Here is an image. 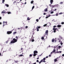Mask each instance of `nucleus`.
Listing matches in <instances>:
<instances>
[{
    "label": "nucleus",
    "mask_w": 64,
    "mask_h": 64,
    "mask_svg": "<svg viewBox=\"0 0 64 64\" xmlns=\"http://www.w3.org/2000/svg\"><path fill=\"white\" fill-rule=\"evenodd\" d=\"M17 40L15 38H14L12 39V40L10 42V43H15L16 42H17Z\"/></svg>",
    "instance_id": "nucleus-1"
},
{
    "label": "nucleus",
    "mask_w": 64,
    "mask_h": 64,
    "mask_svg": "<svg viewBox=\"0 0 64 64\" xmlns=\"http://www.w3.org/2000/svg\"><path fill=\"white\" fill-rule=\"evenodd\" d=\"M46 59L45 58H44L42 60H41V61L42 62H44V63H45L46 62V61H45Z\"/></svg>",
    "instance_id": "nucleus-2"
},
{
    "label": "nucleus",
    "mask_w": 64,
    "mask_h": 64,
    "mask_svg": "<svg viewBox=\"0 0 64 64\" xmlns=\"http://www.w3.org/2000/svg\"><path fill=\"white\" fill-rule=\"evenodd\" d=\"M12 33V32L11 31H8L7 32V34H11Z\"/></svg>",
    "instance_id": "nucleus-3"
},
{
    "label": "nucleus",
    "mask_w": 64,
    "mask_h": 64,
    "mask_svg": "<svg viewBox=\"0 0 64 64\" xmlns=\"http://www.w3.org/2000/svg\"><path fill=\"white\" fill-rule=\"evenodd\" d=\"M55 51H56V50L55 49H54L52 51V52H51V53H50L51 54H51H52V53H55Z\"/></svg>",
    "instance_id": "nucleus-4"
},
{
    "label": "nucleus",
    "mask_w": 64,
    "mask_h": 64,
    "mask_svg": "<svg viewBox=\"0 0 64 64\" xmlns=\"http://www.w3.org/2000/svg\"><path fill=\"white\" fill-rule=\"evenodd\" d=\"M57 29V28H53V30H54V33H55V32H56V30Z\"/></svg>",
    "instance_id": "nucleus-5"
},
{
    "label": "nucleus",
    "mask_w": 64,
    "mask_h": 64,
    "mask_svg": "<svg viewBox=\"0 0 64 64\" xmlns=\"http://www.w3.org/2000/svg\"><path fill=\"white\" fill-rule=\"evenodd\" d=\"M58 58H56L54 59V62H56L57 61H58Z\"/></svg>",
    "instance_id": "nucleus-6"
},
{
    "label": "nucleus",
    "mask_w": 64,
    "mask_h": 64,
    "mask_svg": "<svg viewBox=\"0 0 64 64\" xmlns=\"http://www.w3.org/2000/svg\"><path fill=\"white\" fill-rule=\"evenodd\" d=\"M59 38H59H58V40H60V39H62V37H61V36H59Z\"/></svg>",
    "instance_id": "nucleus-7"
},
{
    "label": "nucleus",
    "mask_w": 64,
    "mask_h": 64,
    "mask_svg": "<svg viewBox=\"0 0 64 64\" xmlns=\"http://www.w3.org/2000/svg\"><path fill=\"white\" fill-rule=\"evenodd\" d=\"M61 26H62L60 24H58L57 26V27L58 28H60V27H61Z\"/></svg>",
    "instance_id": "nucleus-8"
},
{
    "label": "nucleus",
    "mask_w": 64,
    "mask_h": 64,
    "mask_svg": "<svg viewBox=\"0 0 64 64\" xmlns=\"http://www.w3.org/2000/svg\"><path fill=\"white\" fill-rule=\"evenodd\" d=\"M45 35H48V30H46V32H45Z\"/></svg>",
    "instance_id": "nucleus-9"
},
{
    "label": "nucleus",
    "mask_w": 64,
    "mask_h": 64,
    "mask_svg": "<svg viewBox=\"0 0 64 64\" xmlns=\"http://www.w3.org/2000/svg\"><path fill=\"white\" fill-rule=\"evenodd\" d=\"M30 41H32V42H34V39H32V38H31V39H30Z\"/></svg>",
    "instance_id": "nucleus-10"
},
{
    "label": "nucleus",
    "mask_w": 64,
    "mask_h": 64,
    "mask_svg": "<svg viewBox=\"0 0 64 64\" xmlns=\"http://www.w3.org/2000/svg\"><path fill=\"white\" fill-rule=\"evenodd\" d=\"M50 3L52 4L53 3V0H50Z\"/></svg>",
    "instance_id": "nucleus-11"
},
{
    "label": "nucleus",
    "mask_w": 64,
    "mask_h": 64,
    "mask_svg": "<svg viewBox=\"0 0 64 64\" xmlns=\"http://www.w3.org/2000/svg\"><path fill=\"white\" fill-rule=\"evenodd\" d=\"M47 24H45L43 25V26L44 27H46H46H49V26H47Z\"/></svg>",
    "instance_id": "nucleus-12"
},
{
    "label": "nucleus",
    "mask_w": 64,
    "mask_h": 64,
    "mask_svg": "<svg viewBox=\"0 0 64 64\" xmlns=\"http://www.w3.org/2000/svg\"><path fill=\"white\" fill-rule=\"evenodd\" d=\"M38 53V51L37 50H34V53Z\"/></svg>",
    "instance_id": "nucleus-13"
},
{
    "label": "nucleus",
    "mask_w": 64,
    "mask_h": 64,
    "mask_svg": "<svg viewBox=\"0 0 64 64\" xmlns=\"http://www.w3.org/2000/svg\"><path fill=\"white\" fill-rule=\"evenodd\" d=\"M37 55V54H35V53H34V55H33V56L34 57H35V56H36V55Z\"/></svg>",
    "instance_id": "nucleus-14"
},
{
    "label": "nucleus",
    "mask_w": 64,
    "mask_h": 64,
    "mask_svg": "<svg viewBox=\"0 0 64 64\" xmlns=\"http://www.w3.org/2000/svg\"><path fill=\"white\" fill-rule=\"evenodd\" d=\"M55 7H58V4L54 5Z\"/></svg>",
    "instance_id": "nucleus-15"
},
{
    "label": "nucleus",
    "mask_w": 64,
    "mask_h": 64,
    "mask_svg": "<svg viewBox=\"0 0 64 64\" xmlns=\"http://www.w3.org/2000/svg\"><path fill=\"white\" fill-rule=\"evenodd\" d=\"M5 11L4 10L2 12V13H5Z\"/></svg>",
    "instance_id": "nucleus-16"
},
{
    "label": "nucleus",
    "mask_w": 64,
    "mask_h": 64,
    "mask_svg": "<svg viewBox=\"0 0 64 64\" xmlns=\"http://www.w3.org/2000/svg\"><path fill=\"white\" fill-rule=\"evenodd\" d=\"M51 7H52V8H54L55 7V5H51Z\"/></svg>",
    "instance_id": "nucleus-17"
},
{
    "label": "nucleus",
    "mask_w": 64,
    "mask_h": 64,
    "mask_svg": "<svg viewBox=\"0 0 64 64\" xmlns=\"http://www.w3.org/2000/svg\"><path fill=\"white\" fill-rule=\"evenodd\" d=\"M36 29H37V31H39V28H38L37 27L36 28Z\"/></svg>",
    "instance_id": "nucleus-18"
},
{
    "label": "nucleus",
    "mask_w": 64,
    "mask_h": 64,
    "mask_svg": "<svg viewBox=\"0 0 64 64\" xmlns=\"http://www.w3.org/2000/svg\"><path fill=\"white\" fill-rule=\"evenodd\" d=\"M52 42H54V39L53 38L52 40Z\"/></svg>",
    "instance_id": "nucleus-19"
},
{
    "label": "nucleus",
    "mask_w": 64,
    "mask_h": 64,
    "mask_svg": "<svg viewBox=\"0 0 64 64\" xmlns=\"http://www.w3.org/2000/svg\"><path fill=\"white\" fill-rule=\"evenodd\" d=\"M5 5L6 7H9V5L8 4H5Z\"/></svg>",
    "instance_id": "nucleus-20"
},
{
    "label": "nucleus",
    "mask_w": 64,
    "mask_h": 64,
    "mask_svg": "<svg viewBox=\"0 0 64 64\" xmlns=\"http://www.w3.org/2000/svg\"><path fill=\"white\" fill-rule=\"evenodd\" d=\"M8 14H11V12H8Z\"/></svg>",
    "instance_id": "nucleus-21"
},
{
    "label": "nucleus",
    "mask_w": 64,
    "mask_h": 64,
    "mask_svg": "<svg viewBox=\"0 0 64 64\" xmlns=\"http://www.w3.org/2000/svg\"><path fill=\"white\" fill-rule=\"evenodd\" d=\"M33 2H34V1H33V0H32L31 2V4H33Z\"/></svg>",
    "instance_id": "nucleus-22"
},
{
    "label": "nucleus",
    "mask_w": 64,
    "mask_h": 64,
    "mask_svg": "<svg viewBox=\"0 0 64 64\" xmlns=\"http://www.w3.org/2000/svg\"><path fill=\"white\" fill-rule=\"evenodd\" d=\"M33 37V35H32V38H31V39H32V38H33V39H34V37Z\"/></svg>",
    "instance_id": "nucleus-23"
},
{
    "label": "nucleus",
    "mask_w": 64,
    "mask_h": 64,
    "mask_svg": "<svg viewBox=\"0 0 64 64\" xmlns=\"http://www.w3.org/2000/svg\"><path fill=\"white\" fill-rule=\"evenodd\" d=\"M36 21L37 22H39V20H38V19H36Z\"/></svg>",
    "instance_id": "nucleus-24"
},
{
    "label": "nucleus",
    "mask_w": 64,
    "mask_h": 64,
    "mask_svg": "<svg viewBox=\"0 0 64 64\" xmlns=\"http://www.w3.org/2000/svg\"><path fill=\"white\" fill-rule=\"evenodd\" d=\"M5 2V0H2V3H4V2Z\"/></svg>",
    "instance_id": "nucleus-25"
},
{
    "label": "nucleus",
    "mask_w": 64,
    "mask_h": 64,
    "mask_svg": "<svg viewBox=\"0 0 64 64\" xmlns=\"http://www.w3.org/2000/svg\"><path fill=\"white\" fill-rule=\"evenodd\" d=\"M37 28H38V29H40V28H41V27L40 26H38Z\"/></svg>",
    "instance_id": "nucleus-26"
},
{
    "label": "nucleus",
    "mask_w": 64,
    "mask_h": 64,
    "mask_svg": "<svg viewBox=\"0 0 64 64\" xmlns=\"http://www.w3.org/2000/svg\"><path fill=\"white\" fill-rule=\"evenodd\" d=\"M44 11H47V8H46L45 9Z\"/></svg>",
    "instance_id": "nucleus-27"
},
{
    "label": "nucleus",
    "mask_w": 64,
    "mask_h": 64,
    "mask_svg": "<svg viewBox=\"0 0 64 64\" xmlns=\"http://www.w3.org/2000/svg\"><path fill=\"white\" fill-rule=\"evenodd\" d=\"M41 38H42V40H43L44 39V38L43 37H42Z\"/></svg>",
    "instance_id": "nucleus-28"
},
{
    "label": "nucleus",
    "mask_w": 64,
    "mask_h": 64,
    "mask_svg": "<svg viewBox=\"0 0 64 64\" xmlns=\"http://www.w3.org/2000/svg\"><path fill=\"white\" fill-rule=\"evenodd\" d=\"M34 6H32V10H33L34 8Z\"/></svg>",
    "instance_id": "nucleus-29"
},
{
    "label": "nucleus",
    "mask_w": 64,
    "mask_h": 64,
    "mask_svg": "<svg viewBox=\"0 0 64 64\" xmlns=\"http://www.w3.org/2000/svg\"><path fill=\"white\" fill-rule=\"evenodd\" d=\"M27 19L28 20H30V18H29V17H28Z\"/></svg>",
    "instance_id": "nucleus-30"
},
{
    "label": "nucleus",
    "mask_w": 64,
    "mask_h": 64,
    "mask_svg": "<svg viewBox=\"0 0 64 64\" xmlns=\"http://www.w3.org/2000/svg\"><path fill=\"white\" fill-rule=\"evenodd\" d=\"M16 32H13V34H16Z\"/></svg>",
    "instance_id": "nucleus-31"
},
{
    "label": "nucleus",
    "mask_w": 64,
    "mask_h": 64,
    "mask_svg": "<svg viewBox=\"0 0 64 64\" xmlns=\"http://www.w3.org/2000/svg\"><path fill=\"white\" fill-rule=\"evenodd\" d=\"M61 24H64V22H62L61 23Z\"/></svg>",
    "instance_id": "nucleus-32"
},
{
    "label": "nucleus",
    "mask_w": 64,
    "mask_h": 64,
    "mask_svg": "<svg viewBox=\"0 0 64 64\" xmlns=\"http://www.w3.org/2000/svg\"><path fill=\"white\" fill-rule=\"evenodd\" d=\"M63 14V12H60V13H59V14L60 15H61V14Z\"/></svg>",
    "instance_id": "nucleus-33"
},
{
    "label": "nucleus",
    "mask_w": 64,
    "mask_h": 64,
    "mask_svg": "<svg viewBox=\"0 0 64 64\" xmlns=\"http://www.w3.org/2000/svg\"><path fill=\"white\" fill-rule=\"evenodd\" d=\"M53 13H54V12L53 11H52V12H50L51 14H53Z\"/></svg>",
    "instance_id": "nucleus-34"
},
{
    "label": "nucleus",
    "mask_w": 64,
    "mask_h": 64,
    "mask_svg": "<svg viewBox=\"0 0 64 64\" xmlns=\"http://www.w3.org/2000/svg\"><path fill=\"white\" fill-rule=\"evenodd\" d=\"M58 13H57L56 14V16H58Z\"/></svg>",
    "instance_id": "nucleus-35"
},
{
    "label": "nucleus",
    "mask_w": 64,
    "mask_h": 64,
    "mask_svg": "<svg viewBox=\"0 0 64 64\" xmlns=\"http://www.w3.org/2000/svg\"><path fill=\"white\" fill-rule=\"evenodd\" d=\"M58 48L60 49V48H61V46H58Z\"/></svg>",
    "instance_id": "nucleus-36"
},
{
    "label": "nucleus",
    "mask_w": 64,
    "mask_h": 64,
    "mask_svg": "<svg viewBox=\"0 0 64 64\" xmlns=\"http://www.w3.org/2000/svg\"><path fill=\"white\" fill-rule=\"evenodd\" d=\"M63 4V2H60V4Z\"/></svg>",
    "instance_id": "nucleus-37"
},
{
    "label": "nucleus",
    "mask_w": 64,
    "mask_h": 64,
    "mask_svg": "<svg viewBox=\"0 0 64 64\" xmlns=\"http://www.w3.org/2000/svg\"><path fill=\"white\" fill-rule=\"evenodd\" d=\"M45 58L46 59V58H48V56H47L45 58Z\"/></svg>",
    "instance_id": "nucleus-38"
},
{
    "label": "nucleus",
    "mask_w": 64,
    "mask_h": 64,
    "mask_svg": "<svg viewBox=\"0 0 64 64\" xmlns=\"http://www.w3.org/2000/svg\"><path fill=\"white\" fill-rule=\"evenodd\" d=\"M30 57H32V54H30Z\"/></svg>",
    "instance_id": "nucleus-39"
},
{
    "label": "nucleus",
    "mask_w": 64,
    "mask_h": 64,
    "mask_svg": "<svg viewBox=\"0 0 64 64\" xmlns=\"http://www.w3.org/2000/svg\"><path fill=\"white\" fill-rule=\"evenodd\" d=\"M18 37L17 36H16V39H17H17H18Z\"/></svg>",
    "instance_id": "nucleus-40"
},
{
    "label": "nucleus",
    "mask_w": 64,
    "mask_h": 64,
    "mask_svg": "<svg viewBox=\"0 0 64 64\" xmlns=\"http://www.w3.org/2000/svg\"><path fill=\"white\" fill-rule=\"evenodd\" d=\"M55 53H59V52H55Z\"/></svg>",
    "instance_id": "nucleus-41"
},
{
    "label": "nucleus",
    "mask_w": 64,
    "mask_h": 64,
    "mask_svg": "<svg viewBox=\"0 0 64 64\" xmlns=\"http://www.w3.org/2000/svg\"><path fill=\"white\" fill-rule=\"evenodd\" d=\"M18 62V61H15V62L16 63H17Z\"/></svg>",
    "instance_id": "nucleus-42"
},
{
    "label": "nucleus",
    "mask_w": 64,
    "mask_h": 64,
    "mask_svg": "<svg viewBox=\"0 0 64 64\" xmlns=\"http://www.w3.org/2000/svg\"><path fill=\"white\" fill-rule=\"evenodd\" d=\"M36 62H38V63H39V60H36Z\"/></svg>",
    "instance_id": "nucleus-43"
},
{
    "label": "nucleus",
    "mask_w": 64,
    "mask_h": 64,
    "mask_svg": "<svg viewBox=\"0 0 64 64\" xmlns=\"http://www.w3.org/2000/svg\"><path fill=\"white\" fill-rule=\"evenodd\" d=\"M42 54H43V53H42L40 55V56H42Z\"/></svg>",
    "instance_id": "nucleus-44"
},
{
    "label": "nucleus",
    "mask_w": 64,
    "mask_h": 64,
    "mask_svg": "<svg viewBox=\"0 0 64 64\" xmlns=\"http://www.w3.org/2000/svg\"><path fill=\"white\" fill-rule=\"evenodd\" d=\"M49 57H51V55L50 54L49 55Z\"/></svg>",
    "instance_id": "nucleus-45"
},
{
    "label": "nucleus",
    "mask_w": 64,
    "mask_h": 64,
    "mask_svg": "<svg viewBox=\"0 0 64 64\" xmlns=\"http://www.w3.org/2000/svg\"><path fill=\"white\" fill-rule=\"evenodd\" d=\"M41 62H42L40 60V62H39V64H40L41 63Z\"/></svg>",
    "instance_id": "nucleus-46"
},
{
    "label": "nucleus",
    "mask_w": 64,
    "mask_h": 64,
    "mask_svg": "<svg viewBox=\"0 0 64 64\" xmlns=\"http://www.w3.org/2000/svg\"><path fill=\"white\" fill-rule=\"evenodd\" d=\"M26 28H27L28 27L27 26H26Z\"/></svg>",
    "instance_id": "nucleus-47"
},
{
    "label": "nucleus",
    "mask_w": 64,
    "mask_h": 64,
    "mask_svg": "<svg viewBox=\"0 0 64 64\" xmlns=\"http://www.w3.org/2000/svg\"><path fill=\"white\" fill-rule=\"evenodd\" d=\"M61 42V40H60L58 41L59 42Z\"/></svg>",
    "instance_id": "nucleus-48"
},
{
    "label": "nucleus",
    "mask_w": 64,
    "mask_h": 64,
    "mask_svg": "<svg viewBox=\"0 0 64 64\" xmlns=\"http://www.w3.org/2000/svg\"><path fill=\"white\" fill-rule=\"evenodd\" d=\"M20 56H23V55H22V54H20Z\"/></svg>",
    "instance_id": "nucleus-49"
},
{
    "label": "nucleus",
    "mask_w": 64,
    "mask_h": 64,
    "mask_svg": "<svg viewBox=\"0 0 64 64\" xmlns=\"http://www.w3.org/2000/svg\"><path fill=\"white\" fill-rule=\"evenodd\" d=\"M53 27H54V28L56 27V26H53Z\"/></svg>",
    "instance_id": "nucleus-50"
},
{
    "label": "nucleus",
    "mask_w": 64,
    "mask_h": 64,
    "mask_svg": "<svg viewBox=\"0 0 64 64\" xmlns=\"http://www.w3.org/2000/svg\"><path fill=\"white\" fill-rule=\"evenodd\" d=\"M5 23H6V25H7V22H5Z\"/></svg>",
    "instance_id": "nucleus-51"
},
{
    "label": "nucleus",
    "mask_w": 64,
    "mask_h": 64,
    "mask_svg": "<svg viewBox=\"0 0 64 64\" xmlns=\"http://www.w3.org/2000/svg\"><path fill=\"white\" fill-rule=\"evenodd\" d=\"M2 19V17H1V16H0V20H1Z\"/></svg>",
    "instance_id": "nucleus-52"
},
{
    "label": "nucleus",
    "mask_w": 64,
    "mask_h": 64,
    "mask_svg": "<svg viewBox=\"0 0 64 64\" xmlns=\"http://www.w3.org/2000/svg\"><path fill=\"white\" fill-rule=\"evenodd\" d=\"M60 44L61 45H62L63 44V43L62 42Z\"/></svg>",
    "instance_id": "nucleus-53"
},
{
    "label": "nucleus",
    "mask_w": 64,
    "mask_h": 64,
    "mask_svg": "<svg viewBox=\"0 0 64 64\" xmlns=\"http://www.w3.org/2000/svg\"><path fill=\"white\" fill-rule=\"evenodd\" d=\"M62 56H63V57H64V54H63L62 55Z\"/></svg>",
    "instance_id": "nucleus-54"
},
{
    "label": "nucleus",
    "mask_w": 64,
    "mask_h": 64,
    "mask_svg": "<svg viewBox=\"0 0 64 64\" xmlns=\"http://www.w3.org/2000/svg\"><path fill=\"white\" fill-rule=\"evenodd\" d=\"M46 14L45 13H44V15H46Z\"/></svg>",
    "instance_id": "nucleus-55"
},
{
    "label": "nucleus",
    "mask_w": 64,
    "mask_h": 64,
    "mask_svg": "<svg viewBox=\"0 0 64 64\" xmlns=\"http://www.w3.org/2000/svg\"><path fill=\"white\" fill-rule=\"evenodd\" d=\"M62 52L61 51H59V53H60Z\"/></svg>",
    "instance_id": "nucleus-56"
},
{
    "label": "nucleus",
    "mask_w": 64,
    "mask_h": 64,
    "mask_svg": "<svg viewBox=\"0 0 64 64\" xmlns=\"http://www.w3.org/2000/svg\"><path fill=\"white\" fill-rule=\"evenodd\" d=\"M5 23V22L4 21L3 22V24H4Z\"/></svg>",
    "instance_id": "nucleus-57"
},
{
    "label": "nucleus",
    "mask_w": 64,
    "mask_h": 64,
    "mask_svg": "<svg viewBox=\"0 0 64 64\" xmlns=\"http://www.w3.org/2000/svg\"><path fill=\"white\" fill-rule=\"evenodd\" d=\"M32 64H36V62H35L34 63Z\"/></svg>",
    "instance_id": "nucleus-58"
},
{
    "label": "nucleus",
    "mask_w": 64,
    "mask_h": 64,
    "mask_svg": "<svg viewBox=\"0 0 64 64\" xmlns=\"http://www.w3.org/2000/svg\"><path fill=\"white\" fill-rule=\"evenodd\" d=\"M57 41V40H54V42H56Z\"/></svg>",
    "instance_id": "nucleus-59"
},
{
    "label": "nucleus",
    "mask_w": 64,
    "mask_h": 64,
    "mask_svg": "<svg viewBox=\"0 0 64 64\" xmlns=\"http://www.w3.org/2000/svg\"><path fill=\"white\" fill-rule=\"evenodd\" d=\"M56 10H57V9H55L54 11H56Z\"/></svg>",
    "instance_id": "nucleus-60"
},
{
    "label": "nucleus",
    "mask_w": 64,
    "mask_h": 64,
    "mask_svg": "<svg viewBox=\"0 0 64 64\" xmlns=\"http://www.w3.org/2000/svg\"><path fill=\"white\" fill-rule=\"evenodd\" d=\"M8 41H6V43H8Z\"/></svg>",
    "instance_id": "nucleus-61"
},
{
    "label": "nucleus",
    "mask_w": 64,
    "mask_h": 64,
    "mask_svg": "<svg viewBox=\"0 0 64 64\" xmlns=\"http://www.w3.org/2000/svg\"><path fill=\"white\" fill-rule=\"evenodd\" d=\"M49 6H51V4H49Z\"/></svg>",
    "instance_id": "nucleus-62"
},
{
    "label": "nucleus",
    "mask_w": 64,
    "mask_h": 64,
    "mask_svg": "<svg viewBox=\"0 0 64 64\" xmlns=\"http://www.w3.org/2000/svg\"><path fill=\"white\" fill-rule=\"evenodd\" d=\"M48 18V16H46V18Z\"/></svg>",
    "instance_id": "nucleus-63"
},
{
    "label": "nucleus",
    "mask_w": 64,
    "mask_h": 64,
    "mask_svg": "<svg viewBox=\"0 0 64 64\" xmlns=\"http://www.w3.org/2000/svg\"><path fill=\"white\" fill-rule=\"evenodd\" d=\"M4 26H5V24H4L3 25V26L4 27Z\"/></svg>",
    "instance_id": "nucleus-64"
}]
</instances>
